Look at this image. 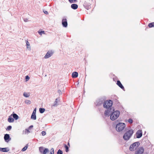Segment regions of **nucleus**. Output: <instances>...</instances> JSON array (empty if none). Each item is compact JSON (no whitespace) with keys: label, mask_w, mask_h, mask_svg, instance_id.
I'll return each mask as SVG.
<instances>
[{"label":"nucleus","mask_w":154,"mask_h":154,"mask_svg":"<svg viewBox=\"0 0 154 154\" xmlns=\"http://www.w3.org/2000/svg\"><path fill=\"white\" fill-rule=\"evenodd\" d=\"M53 54V52L52 51H48L44 56V58L47 59L50 57Z\"/></svg>","instance_id":"8"},{"label":"nucleus","mask_w":154,"mask_h":154,"mask_svg":"<svg viewBox=\"0 0 154 154\" xmlns=\"http://www.w3.org/2000/svg\"><path fill=\"white\" fill-rule=\"evenodd\" d=\"M137 137L140 138L141 137L142 135V133L141 131H138L136 133Z\"/></svg>","instance_id":"11"},{"label":"nucleus","mask_w":154,"mask_h":154,"mask_svg":"<svg viewBox=\"0 0 154 154\" xmlns=\"http://www.w3.org/2000/svg\"><path fill=\"white\" fill-rule=\"evenodd\" d=\"M25 103L27 104H31V101L29 100H26L25 101Z\"/></svg>","instance_id":"27"},{"label":"nucleus","mask_w":154,"mask_h":154,"mask_svg":"<svg viewBox=\"0 0 154 154\" xmlns=\"http://www.w3.org/2000/svg\"><path fill=\"white\" fill-rule=\"evenodd\" d=\"M65 147L66 149V151L68 152L69 151V148L68 146L66 145H65Z\"/></svg>","instance_id":"33"},{"label":"nucleus","mask_w":154,"mask_h":154,"mask_svg":"<svg viewBox=\"0 0 154 154\" xmlns=\"http://www.w3.org/2000/svg\"><path fill=\"white\" fill-rule=\"evenodd\" d=\"M23 95L24 97H28L29 96V94H28L27 93L24 92L23 93Z\"/></svg>","instance_id":"25"},{"label":"nucleus","mask_w":154,"mask_h":154,"mask_svg":"<svg viewBox=\"0 0 154 154\" xmlns=\"http://www.w3.org/2000/svg\"><path fill=\"white\" fill-rule=\"evenodd\" d=\"M78 74L77 72H74L72 73V76L73 78H75L78 77Z\"/></svg>","instance_id":"14"},{"label":"nucleus","mask_w":154,"mask_h":154,"mask_svg":"<svg viewBox=\"0 0 154 154\" xmlns=\"http://www.w3.org/2000/svg\"><path fill=\"white\" fill-rule=\"evenodd\" d=\"M112 111H111V109H106V110L104 112V115L105 116H108L109 115L110 113H111L112 112Z\"/></svg>","instance_id":"10"},{"label":"nucleus","mask_w":154,"mask_h":154,"mask_svg":"<svg viewBox=\"0 0 154 154\" xmlns=\"http://www.w3.org/2000/svg\"><path fill=\"white\" fill-rule=\"evenodd\" d=\"M140 143L139 142H135L132 144L130 146L129 149L131 151H134L139 146Z\"/></svg>","instance_id":"4"},{"label":"nucleus","mask_w":154,"mask_h":154,"mask_svg":"<svg viewBox=\"0 0 154 154\" xmlns=\"http://www.w3.org/2000/svg\"><path fill=\"white\" fill-rule=\"evenodd\" d=\"M144 151V149L142 147H140L137 150L135 154H143Z\"/></svg>","instance_id":"6"},{"label":"nucleus","mask_w":154,"mask_h":154,"mask_svg":"<svg viewBox=\"0 0 154 154\" xmlns=\"http://www.w3.org/2000/svg\"><path fill=\"white\" fill-rule=\"evenodd\" d=\"M117 84L122 89H124V87L122 85V84L121 83V82L119 81H117Z\"/></svg>","instance_id":"17"},{"label":"nucleus","mask_w":154,"mask_h":154,"mask_svg":"<svg viewBox=\"0 0 154 154\" xmlns=\"http://www.w3.org/2000/svg\"><path fill=\"white\" fill-rule=\"evenodd\" d=\"M36 112V108H35L33 111L32 114H35Z\"/></svg>","instance_id":"40"},{"label":"nucleus","mask_w":154,"mask_h":154,"mask_svg":"<svg viewBox=\"0 0 154 154\" xmlns=\"http://www.w3.org/2000/svg\"><path fill=\"white\" fill-rule=\"evenodd\" d=\"M23 20L25 22H27L28 21V19H27V18H24L23 19Z\"/></svg>","instance_id":"38"},{"label":"nucleus","mask_w":154,"mask_h":154,"mask_svg":"<svg viewBox=\"0 0 154 154\" xmlns=\"http://www.w3.org/2000/svg\"><path fill=\"white\" fill-rule=\"evenodd\" d=\"M11 116L13 117L14 119L16 120H17L18 119L19 117L16 114L14 113L11 115Z\"/></svg>","instance_id":"18"},{"label":"nucleus","mask_w":154,"mask_h":154,"mask_svg":"<svg viewBox=\"0 0 154 154\" xmlns=\"http://www.w3.org/2000/svg\"><path fill=\"white\" fill-rule=\"evenodd\" d=\"M44 12L45 14H48V13L47 11H44Z\"/></svg>","instance_id":"42"},{"label":"nucleus","mask_w":154,"mask_h":154,"mask_svg":"<svg viewBox=\"0 0 154 154\" xmlns=\"http://www.w3.org/2000/svg\"><path fill=\"white\" fill-rule=\"evenodd\" d=\"M125 127V125L123 123H119L117 124L116 126V129L118 131H122Z\"/></svg>","instance_id":"3"},{"label":"nucleus","mask_w":154,"mask_h":154,"mask_svg":"<svg viewBox=\"0 0 154 154\" xmlns=\"http://www.w3.org/2000/svg\"><path fill=\"white\" fill-rule=\"evenodd\" d=\"M128 122L129 123L131 124L132 123L133 121L131 119H129Z\"/></svg>","instance_id":"35"},{"label":"nucleus","mask_w":154,"mask_h":154,"mask_svg":"<svg viewBox=\"0 0 154 154\" xmlns=\"http://www.w3.org/2000/svg\"><path fill=\"white\" fill-rule=\"evenodd\" d=\"M112 104V101L110 100L109 101H106L103 103V107L106 109H109L110 108Z\"/></svg>","instance_id":"5"},{"label":"nucleus","mask_w":154,"mask_h":154,"mask_svg":"<svg viewBox=\"0 0 154 154\" xmlns=\"http://www.w3.org/2000/svg\"><path fill=\"white\" fill-rule=\"evenodd\" d=\"M62 24L63 26L64 27H66L67 26V22L66 19L63 18L62 20Z\"/></svg>","instance_id":"9"},{"label":"nucleus","mask_w":154,"mask_h":154,"mask_svg":"<svg viewBox=\"0 0 154 154\" xmlns=\"http://www.w3.org/2000/svg\"><path fill=\"white\" fill-rule=\"evenodd\" d=\"M57 154H63V152L60 149H59L57 152Z\"/></svg>","instance_id":"32"},{"label":"nucleus","mask_w":154,"mask_h":154,"mask_svg":"<svg viewBox=\"0 0 154 154\" xmlns=\"http://www.w3.org/2000/svg\"><path fill=\"white\" fill-rule=\"evenodd\" d=\"M46 132L45 131L42 132V134L43 136H45L46 134Z\"/></svg>","instance_id":"37"},{"label":"nucleus","mask_w":154,"mask_h":154,"mask_svg":"<svg viewBox=\"0 0 154 154\" xmlns=\"http://www.w3.org/2000/svg\"><path fill=\"white\" fill-rule=\"evenodd\" d=\"M71 7L72 9L75 10L78 8V5L76 4H73L71 5Z\"/></svg>","instance_id":"12"},{"label":"nucleus","mask_w":154,"mask_h":154,"mask_svg":"<svg viewBox=\"0 0 154 154\" xmlns=\"http://www.w3.org/2000/svg\"><path fill=\"white\" fill-rule=\"evenodd\" d=\"M133 133V131L132 130H129L126 132L124 135L123 138L125 140H129Z\"/></svg>","instance_id":"2"},{"label":"nucleus","mask_w":154,"mask_h":154,"mask_svg":"<svg viewBox=\"0 0 154 154\" xmlns=\"http://www.w3.org/2000/svg\"><path fill=\"white\" fill-rule=\"evenodd\" d=\"M45 148L42 146L40 147H39V150L41 153L43 154V151Z\"/></svg>","instance_id":"20"},{"label":"nucleus","mask_w":154,"mask_h":154,"mask_svg":"<svg viewBox=\"0 0 154 154\" xmlns=\"http://www.w3.org/2000/svg\"><path fill=\"white\" fill-rule=\"evenodd\" d=\"M27 146H25L22 149V151H25V150H26V149H27Z\"/></svg>","instance_id":"30"},{"label":"nucleus","mask_w":154,"mask_h":154,"mask_svg":"<svg viewBox=\"0 0 154 154\" xmlns=\"http://www.w3.org/2000/svg\"><path fill=\"white\" fill-rule=\"evenodd\" d=\"M10 136L9 134H6L5 135L4 137V139L5 141L8 142V141L7 140H8Z\"/></svg>","instance_id":"13"},{"label":"nucleus","mask_w":154,"mask_h":154,"mask_svg":"<svg viewBox=\"0 0 154 154\" xmlns=\"http://www.w3.org/2000/svg\"><path fill=\"white\" fill-rule=\"evenodd\" d=\"M104 101V100L102 98L98 99L95 102L96 105L97 106H100L103 103Z\"/></svg>","instance_id":"7"},{"label":"nucleus","mask_w":154,"mask_h":154,"mask_svg":"<svg viewBox=\"0 0 154 154\" xmlns=\"http://www.w3.org/2000/svg\"><path fill=\"white\" fill-rule=\"evenodd\" d=\"M29 77L28 75H27L26 76V81L29 80Z\"/></svg>","instance_id":"39"},{"label":"nucleus","mask_w":154,"mask_h":154,"mask_svg":"<svg viewBox=\"0 0 154 154\" xmlns=\"http://www.w3.org/2000/svg\"><path fill=\"white\" fill-rule=\"evenodd\" d=\"M45 109L44 108H40L39 109V111L40 113H42L45 111Z\"/></svg>","instance_id":"24"},{"label":"nucleus","mask_w":154,"mask_h":154,"mask_svg":"<svg viewBox=\"0 0 154 154\" xmlns=\"http://www.w3.org/2000/svg\"><path fill=\"white\" fill-rule=\"evenodd\" d=\"M8 120L9 122H14V119L12 118L11 115L9 116Z\"/></svg>","instance_id":"16"},{"label":"nucleus","mask_w":154,"mask_h":154,"mask_svg":"<svg viewBox=\"0 0 154 154\" xmlns=\"http://www.w3.org/2000/svg\"><path fill=\"white\" fill-rule=\"evenodd\" d=\"M31 118L32 119H33L34 120H36V115L32 114Z\"/></svg>","instance_id":"21"},{"label":"nucleus","mask_w":154,"mask_h":154,"mask_svg":"<svg viewBox=\"0 0 154 154\" xmlns=\"http://www.w3.org/2000/svg\"><path fill=\"white\" fill-rule=\"evenodd\" d=\"M148 26L149 27H152L154 26V22L149 23L148 24Z\"/></svg>","instance_id":"26"},{"label":"nucleus","mask_w":154,"mask_h":154,"mask_svg":"<svg viewBox=\"0 0 154 154\" xmlns=\"http://www.w3.org/2000/svg\"><path fill=\"white\" fill-rule=\"evenodd\" d=\"M33 127V125H31L29 127V129H30L31 128H32Z\"/></svg>","instance_id":"43"},{"label":"nucleus","mask_w":154,"mask_h":154,"mask_svg":"<svg viewBox=\"0 0 154 154\" xmlns=\"http://www.w3.org/2000/svg\"><path fill=\"white\" fill-rule=\"evenodd\" d=\"M58 92L60 94H61V91L60 90H58Z\"/></svg>","instance_id":"41"},{"label":"nucleus","mask_w":154,"mask_h":154,"mask_svg":"<svg viewBox=\"0 0 154 154\" xmlns=\"http://www.w3.org/2000/svg\"><path fill=\"white\" fill-rule=\"evenodd\" d=\"M26 43L27 48L29 50H30L31 49V48L30 47V44L29 42L28 41H27Z\"/></svg>","instance_id":"22"},{"label":"nucleus","mask_w":154,"mask_h":154,"mask_svg":"<svg viewBox=\"0 0 154 154\" xmlns=\"http://www.w3.org/2000/svg\"><path fill=\"white\" fill-rule=\"evenodd\" d=\"M58 105L57 103L56 102H54L53 104L52 105V106H57Z\"/></svg>","instance_id":"29"},{"label":"nucleus","mask_w":154,"mask_h":154,"mask_svg":"<svg viewBox=\"0 0 154 154\" xmlns=\"http://www.w3.org/2000/svg\"><path fill=\"white\" fill-rule=\"evenodd\" d=\"M11 128H12V127L11 126H10V125L8 126L7 127L6 130L9 131L11 129Z\"/></svg>","instance_id":"34"},{"label":"nucleus","mask_w":154,"mask_h":154,"mask_svg":"<svg viewBox=\"0 0 154 154\" xmlns=\"http://www.w3.org/2000/svg\"><path fill=\"white\" fill-rule=\"evenodd\" d=\"M49 151V150L48 149L45 148L43 151V154H46L47 152H48Z\"/></svg>","instance_id":"23"},{"label":"nucleus","mask_w":154,"mask_h":154,"mask_svg":"<svg viewBox=\"0 0 154 154\" xmlns=\"http://www.w3.org/2000/svg\"><path fill=\"white\" fill-rule=\"evenodd\" d=\"M30 132V131L29 130L27 129H25L23 131V134H28V133Z\"/></svg>","instance_id":"19"},{"label":"nucleus","mask_w":154,"mask_h":154,"mask_svg":"<svg viewBox=\"0 0 154 154\" xmlns=\"http://www.w3.org/2000/svg\"><path fill=\"white\" fill-rule=\"evenodd\" d=\"M9 151V149L7 148H0V151L3 152H7Z\"/></svg>","instance_id":"15"},{"label":"nucleus","mask_w":154,"mask_h":154,"mask_svg":"<svg viewBox=\"0 0 154 154\" xmlns=\"http://www.w3.org/2000/svg\"><path fill=\"white\" fill-rule=\"evenodd\" d=\"M57 98L56 99L55 101L57 103Z\"/></svg>","instance_id":"44"},{"label":"nucleus","mask_w":154,"mask_h":154,"mask_svg":"<svg viewBox=\"0 0 154 154\" xmlns=\"http://www.w3.org/2000/svg\"><path fill=\"white\" fill-rule=\"evenodd\" d=\"M50 154H54V149L53 148H51L50 150Z\"/></svg>","instance_id":"28"},{"label":"nucleus","mask_w":154,"mask_h":154,"mask_svg":"<svg viewBox=\"0 0 154 154\" xmlns=\"http://www.w3.org/2000/svg\"><path fill=\"white\" fill-rule=\"evenodd\" d=\"M69 0V2L70 3H72L76 1V0Z\"/></svg>","instance_id":"36"},{"label":"nucleus","mask_w":154,"mask_h":154,"mask_svg":"<svg viewBox=\"0 0 154 154\" xmlns=\"http://www.w3.org/2000/svg\"><path fill=\"white\" fill-rule=\"evenodd\" d=\"M120 114V112L119 111H114V109H113L111 114H110V119L112 121L115 120L119 117Z\"/></svg>","instance_id":"1"},{"label":"nucleus","mask_w":154,"mask_h":154,"mask_svg":"<svg viewBox=\"0 0 154 154\" xmlns=\"http://www.w3.org/2000/svg\"><path fill=\"white\" fill-rule=\"evenodd\" d=\"M38 32L41 35H42V34H45L44 31H42L41 32L38 31Z\"/></svg>","instance_id":"31"}]
</instances>
